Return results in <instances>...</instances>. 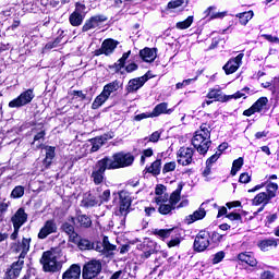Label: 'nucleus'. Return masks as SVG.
I'll return each instance as SVG.
<instances>
[{
  "label": "nucleus",
  "mask_w": 279,
  "mask_h": 279,
  "mask_svg": "<svg viewBox=\"0 0 279 279\" xmlns=\"http://www.w3.org/2000/svg\"><path fill=\"white\" fill-rule=\"evenodd\" d=\"M192 145L198 151V154H208V149H210V145L213 142L210 141V125L204 123L201 125L199 130H197L192 138Z\"/></svg>",
  "instance_id": "obj_1"
},
{
  "label": "nucleus",
  "mask_w": 279,
  "mask_h": 279,
  "mask_svg": "<svg viewBox=\"0 0 279 279\" xmlns=\"http://www.w3.org/2000/svg\"><path fill=\"white\" fill-rule=\"evenodd\" d=\"M111 169H123L124 167H130L134 163V155L130 153H118L110 157H105Z\"/></svg>",
  "instance_id": "obj_2"
},
{
  "label": "nucleus",
  "mask_w": 279,
  "mask_h": 279,
  "mask_svg": "<svg viewBox=\"0 0 279 279\" xmlns=\"http://www.w3.org/2000/svg\"><path fill=\"white\" fill-rule=\"evenodd\" d=\"M278 193V183H267L266 192L258 193L253 199V206H267Z\"/></svg>",
  "instance_id": "obj_3"
},
{
  "label": "nucleus",
  "mask_w": 279,
  "mask_h": 279,
  "mask_svg": "<svg viewBox=\"0 0 279 279\" xmlns=\"http://www.w3.org/2000/svg\"><path fill=\"white\" fill-rule=\"evenodd\" d=\"M107 169H112V168L106 160V157L96 162L90 174V180L94 182V184H97V185L101 184L104 180H106Z\"/></svg>",
  "instance_id": "obj_4"
},
{
  "label": "nucleus",
  "mask_w": 279,
  "mask_h": 279,
  "mask_svg": "<svg viewBox=\"0 0 279 279\" xmlns=\"http://www.w3.org/2000/svg\"><path fill=\"white\" fill-rule=\"evenodd\" d=\"M40 263L43 265V269L46 272L56 274V271H60V263L58 262V257L53 252L47 251L43 254Z\"/></svg>",
  "instance_id": "obj_5"
},
{
  "label": "nucleus",
  "mask_w": 279,
  "mask_h": 279,
  "mask_svg": "<svg viewBox=\"0 0 279 279\" xmlns=\"http://www.w3.org/2000/svg\"><path fill=\"white\" fill-rule=\"evenodd\" d=\"M99 274H101V262L97 259L89 260L83 266V279H95Z\"/></svg>",
  "instance_id": "obj_6"
},
{
  "label": "nucleus",
  "mask_w": 279,
  "mask_h": 279,
  "mask_svg": "<svg viewBox=\"0 0 279 279\" xmlns=\"http://www.w3.org/2000/svg\"><path fill=\"white\" fill-rule=\"evenodd\" d=\"M34 89H27L23 92L17 98H14L9 102V108H23L27 104H32L34 99Z\"/></svg>",
  "instance_id": "obj_7"
},
{
  "label": "nucleus",
  "mask_w": 279,
  "mask_h": 279,
  "mask_svg": "<svg viewBox=\"0 0 279 279\" xmlns=\"http://www.w3.org/2000/svg\"><path fill=\"white\" fill-rule=\"evenodd\" d=\"M151 77H156V75L151 74V72H147L144 76L130 80L126 86V93H136V90L143 88L145 82L151 80Z\"/></svg>",
  "instance_id": "obj_8"
},
{
  "label": "nucleus",
  "mask_w": 279,
  "mask_h": 279,
  "mask_svg": "<svg viewBox=\"0 0 279 279\" xmlns=\"http://www.w3.org/2000/svg\"><path fill=\"white\" fill-rule=\"evenodd\" d=\"M210 245V234L206 231H201L194 240L195 252H206Z\"/></svg>",
  "instance_id": "obj_9"
},
{
  "label": "nucleus",
  "mask_w": 279,
  "mask_h": 279,
  "mask_svg": "<svg viewBox=\"0 0 279 279\" xmlns=\"http://www.w3.org/2000/svg\"><path fill=\"white\" fill-rule=\"evenodd\" d=\"M119 47V41L114 39H105L101 44V47L95 51L96 56H111L114 53V49Z\"/></svg>",
  "instance_id": "obj_10"
},
{
  "label": "nucleus",
  "mask_w": 279,
  "mask_h": 279,
  "mask_svg": "<svg viewBox=\"0 0 279 279\" xmlns=\"http://www.w3.org/2000/svg\"><path fill=\"white\" fill-rule=\"evenodd\" d=\"M93 250L100 252V254H106V256H112V253L117 250V245L111 244L108 236H104L102 242L94 244Z\"/></svg>",
  "instance_id": "obj_11"
},
{
  "label": "nucleus",
  "mask_w": 279,
  "mask_h": 279,
  "mask_svg": "<svg viewBox=\"0 0 279 279\" xmlns=\"http://www.w3.org/2000/svg\"><path fill=\"white\" fill-rule=\"evenodd\" d=\"M193 154H195V150L191 147H181L178 151V162L179 165H182L183 167H187V165H191L193 162Z\"/></svg>",
  "instance_id": "obj_12"
},
{
  "label": "nucleus",
  "mask_w": 279,
  "mask_h": 279,
  "mask_svg": "<svg viewBox=\"0 0 279 279\" xmlns=\"http://www.w3.org/2000/svg\"><path fill=\"white\" fill-rule=\"evenodd\" d=\"M33 132L35 135L32 145L35 147V149H41V147H45L43 143H45V136H47L45 126L43 124H38L33 129Z\"/></svg>",
  "instance_id": "obj_13"
},
{
  "label": "nucleus",
  "mask_w": 279,
  "mask_h": 279,
  "mask_svg": "<svg viewBox=\"0 0 279 279\" xmlns=\"http://www.w3.org/2000/svg\"><path fill=\"white\" fill-rule=\"evenodd\" d=\"M130 206H132V198L120 195V206L116 210V215L117 217H122V221H125V217L130 214Z\"/></svg>",
  "instance_id": "obj_14"
},
{
  "label": "nucleus",
  "mask_w": 279,
  "mask_h": 279,
  "mask_svg": "<svg viewBox=\"0 0 279 279\" xmlns=\"http://www.w3.org/2000/svg\"><path fill=\"white\" fill-rule=\"evenodd\" d=\"M140 58L143 62L151 64V62L158 58V48L145 47L144 49L140 50Z\"/></svg>",
  "instance_id": "obj_15"
},
{
  "label": "nucleus",
  "mask_w": 279,
  "mask_h": 279,
  "mask_svg": "<svg viewBox=\"0 0 279 279\" xmlns=\"http://www.w3.org/2000/svg\"><path fill=\"white\" fill-rule=\"evenodd\" d=\"M56 232H58V225L56 223V220H48L40 229L38 239H47L49 234H56Z\"/></svg>",
  "instance_id": "obj_16"
},
{
  "label": "nucleus",
  "mask_w": 279,
  "mask_h": 279,
  "mask_svg": "<svg viewBox=\"0 0 279 279\" xmlns=\"http://www.w3.org/2000/svg\"><path fill=\"white\" fill-rule=\"evenodd\" d=\"M11 222L13 223V228H23L27 223V213H25V209L19 208L11 217Z\"/></svg>",
  "instance_id": "obj_17"
},
{
  "label": "nucleus",
  "mask_w": 279,
  "mask_h": 279,
  "mask_svg": "<svg viewBox=\"0 0 279 279\" xmlns=\"http://www.w3.org/2000/svg\"><path fill=\"white\" fill-rule=\"evenodd\" d=\"M105 21H108V17H106L104 15L92 16L83 25L82 32H89V29H95V27H99V24L105 23Z\"/></svg>",
  "instance_id": "obj_18"
},
{
  "label": "nucleus",
  "mask_w": 279,
  "mask_h": 279,
  "mask_svg": "<svg viewBox=\"0 0 279 279\" xmlns=\"http://www.w3.org/2000/svg\"><path fill=\"white\" fill-rule=\"evenodd\" d=\"M41 149L45 151V158L43 160L44 169H49L56 158V147L53 146H43Z\"/></svg>",
  "instance_id": "obj_19"
},
{
  "label": "nucleus",
  "mask_w": 279,
  "mask_h": 279,
  "mask_svg": "<svg viewBox=\"0 0 279 279\" xmlns=\"http://www.w3.org/2000/svg\"><path fill=\"white\" fill-rule=\"evenodd\" d=\"M245 54L239 53L235 58L230 59L223 66V71H239L243 64V57Z\"/></svg>",
  "instance_id": "obj_20"
},
{
  "label": "nucleus",
  "mask_w": 279,
  "mask_h": 279,
  "mask_svg": "<svg viewBox=\"0 0 279 279\" xmlns=\"http://www.w3.org/2000/svg\"><path fill=\"white\" fill-rule=\"evenodd\" d=\"M70 221L74 226H78V228H90L93 226V220L86 215H78L76 218L72 217Z\"/></svg>",
  "instance_id": "obj_21"
},
{
  "label": "nucleus",
  "mask_w": 279,
  "mask_h": 279,
  "mask_svg": "<svg viewBox=\"0 0 279 279\" xmlns=\"http://www.w3.org/2000/svg\"><path fill=\"white\" fill-rule=\"evenodd\" d=\"M31 243L32 238H23L22 241L17 243L15 252L20 253V258H25V256H27Z\"/></svg>",
  "instance_id": "obj_22"
},
{
  "label": "nucleus",
  "mask_w": 279,
  "mask_h": 279,
  "mask_svg": "<svg viewBox=\"0 0 279 279\" xmlns=\"http://www.w3.org/2000/svg\"><path fill=\"white\" fill-rule=\"evenodd\" d=\"M80 276H82V267H80L77 264H74L70 266L65 272H63L62 279H80Z\"/></svg>",
  "instance_id": "obj_23"
},
{
  "label": "nucleus",
  "mask_w": 279,
  "mask_h": 279,
  "mask_svg": "<svg viewBox=\"0 0 279 279\" xmlns=\"http://www.w3.org/2000/svg\"><path fill=\"white\" fill-rule=\"evenodd\" d=\"M24 262L19 259L16 263H13L11 269L7 272V279H15L21 276V270L23 269Z\"/></svg>",
  "instance_id": "obj_24"
},
{
  "label": "nucleus",
  "mask_w": 279,
  "mask_h": 279,
  "mask_svg": "<svg viewBox=\"0 0 279 279\" xmlns=\"http://www.w3.org/2000/svg\"><path fill=\"white\" fill-rule=\"evenodd\" d=\"M238 258L239 260H241V263H245L246 265H250V267H256V265H258V260H256V257L252 252L240 253L238 255Z\"/></svg>",
  "instance_id": "obj_25"
},
{
  "label": "nucleus",
  "mask_w": 279,
  "mask_h": 279,
  "mask_svg": "<svg viewBox=\"0 0 279 279\" xmlns=\"http://www.w3.org/2000/svg\"><path fill=\"white\" fill-rule=\"evenodd\" d=\"M173 112V109H168L167 102H161L157 105L153 112L149 113L150 119H154V117H160V114H171Z\"/></svg>",
  "instance_id": "obj_26"
},
{
  "label": "nucleus",
  "mask_w": 279,
  "mask_h": 279,
  "mask_svg": "<svg viewBox=\"0 0 279 279\" xmlns=\"http://www.w3.org/2000/svg\"><path fill=\"white\" fill-rule=\"evenodd\" d=\"M258 247L262 252H269L270 247H278V241L276 239H266L258 242Z\"/></svg>",
  "instance_id": "obj_27"
},
{
  "label": "nucleus",
  "mask_w": 279,
  "mask_h": 279,
  "mask_svg": "<svg viewBox=\"0 0 279 279\" xmlns=\"http://www.w3.org/2000/svg\"><path fill=\"white\" fill-rule=\"evenodd\" d=\"M207 99H214L215 101H228L227 96L221 94V89L211 88L207 94Z\"/></svg>",
  "instance_id": "obj_28"
},
{
  "label": "nucleus",
  "mask_w": 279,
  "mask_h": 279,
  "mask_svg": "<svg viewBox=\"0 0 279 279\" xmlns=\"http://www.w3.org/2000/svg\"><path fill=\"white\" fill-rule=\"evenodd\" d=\"M121 86V83L119 81H113L107 85L104 86L102 93L110 98L112 93H117Z\"/></svg>",
  "instance_id": "obj_29"
},
{
  "label": "nucleus",
  "mask_w": 279,
  "mask_h": 279,
  "mask_svg": "<svg viewBox=\"0 0 279 279\" xmlns=\"http://www.w3.org/2000/svg\"><path fill=\"white\" fill-rule=\"evenodd\" d=\"M182 189H184V183H179L174 192L171 193L169 203L175 208L178 202H180V195H182Z\"/></svg>",
  "instance_id": "obj_30"
},
{
  "label": "nucleus",
  "mask_w": 279,
  "mask_h": 279,
  "mask_svg": "<svg viewBox=\"0 0 279 279\" xmlns=\"http://www.w3.org/2000/svg\"><path fill=\"white\" fill-rule=\"evenodd\" d=\"M70 25L73 27H80L84 23V15L77 11H74L69 17Z\"/></svg>",
  "instance_id": "obj_31"
},
{
  "label": "nucleus",
  "mask_w": 279,
  "mask_h": 279,
  "mask_svg": "<svg viewBox=\"0 0 279 279\" xmlns=\"http://www.w3.org/2000/svg\"><path fill=\"white\" fill-rule=\"evenodd\" d=\"M63 231L65 234L70 236V241L76 242L77 241V233L75 232V227L69 222H64L62 226Z\"/></svg>",
  "instance_id": "obj_32"
},
{
  "label": "nucleus",
  "mask_w": 279,
  "mask_h": 279,
  "mask_svg": "<svg viewBox=\"0 0 279 279\" xmlns=\"http://www.w3.org/2000/svg\"><path fill=\"white\" fill-rule=\"evenodd\" d=\"M161 169H162V160L157 159L148 168H146V171L148 173H151L153 175H160Z\"/></svg>",
  "instance_id": "obj_33"
},
{
  "label": "nucleus",
  "mask_w": 279,
  "mask_h": 279,
  "mask_svg": "<svg viewBox=\"0 0 279 279\" xmlns=\"http://www.w3.org/2000/svg\"><path fill=\"white\" fill-rule=\"evenodd\" d=\"M108 99H110L104 92L100 93V95H98L93 105L92 108L93 110H97L98 108H101V106H104V104H106V101H108Z\"/></svg>",
  "instance_id": "obj_34"
},
{
  "label": "nucleus",
  "mask_w": 279,
  "mask_h": 279,
  "mask_svg": "<svg viewBox=\"0 0 279 279\" xmlns=\"http://www.w3.org/2000/svg\"><path fill=\"white\" fill-rule=\"evenodd\" d=\"M206 217V209L199 207L193 215L187 217L189 223H193L194 221H199V219H204Z\"/></svg>",
  "instance_id": "obj_35"
},
{
  "label": "nucleus",
  "mask_w": 279,
  "mask_h": 279,
  "mask_svg": "<svg viewBox=\"0 0 279 279\" xmlns=\"http://www.w3.org/2000/svg\"><path fill=\"white\" fill-rule=\"evenodd\" d=\"M72 243H75L81 250H93V247H95L94 243L89 240L81 239L80 235H77V241Z\"/></svg>",
  "instance_id": "obj_36"
},
{
  "label": "nucleus",
  "mask_w": 279,
  "mask_h": 279,
  "mask_svg": "<svg viewBox=\"0 0 279 279\" xmlns=\"http://www.w3.org/2000/svg\"><path fill=\"white\" fill-rule=\"evenodd\" d=\"M235 16L240 19L241 25H246L250 23V21H252V19H254V11L238 13Z\"/></svg>",
  "instance_id": "obj_37"
},
{
  "label": "nucleus",
  "mask_w": 279,
  "mask_h": 279,
  "mask_svg": "<svg viewBox=\"0 0 279 279\" xmlns=\"http://www.w3.org/2000/svg\"><path fill=\"white\" fill-rule=\"evenodd\" d=\"M90 143H92L90 151L92 153L99 151V149H101V147L104 146V143H106V138L95 137L90 140Z\"/></svg>",
  "instance_id": "obj_38"
},
{
  "label": "nucleus",
  "mask_w": 279,
  "mask_h": 279,
  "mask_svg": "<svg viewBox=\"0 0 279 279\" xmlns=\"http://www.w3.org/2000/svg\"><path fill=\"white\" fill-rule=\"evenodd\" d=\"M246 93H250V87H244L243 89L236 92L233 95H228L227 96V101H230V99H241L243 97V99H246Z\"/></svg>",
  "instance_id": "obj_39"
},
{
  "label": "nucleus",
  "mask_w": 279,
  "mask_h": 279,
  "mask_svg": "<svg viewBox=\"0 0 279 279\" xmlns=\"http://www.w3.org/2000/svg\"><path fill=\"white\" fill-rule=\"evenodd\" d=\"M269 100L267 97H260L259 99L256 100V102L253 104V108L255 109L256 112H262V110L267 106Z\"/></svg>",
  "instance_id": "obj_40"
},
{
  "label": "nucleus",
  "mask_w": 279,
  "mask_h": 279,
  "mask_svg": "<svg viewBox=\"0 0 279 279\" xmlns=\"http://www.w3.org/2000/svg\"><path fill=\"white\" fill-rule=\"evenodd\" d=\"M193 21L194 17L193 15L187 16L186 20L182 21V22H178L175 24L177 29H189V27H191V25H193Z\"/></svg>",
  "instance_id": "obj_41"
},
{
  "label": "nucleus",
  "mask_w": 279,
  "mask_h": 279,
  "mask_svg": "<svg viewBox=\"0 0 279 279\" xmlns=\"http://www.w3.org/2000/svg\"><path fill=\"white\" fill-rule=\"evenodd\" d=\"M82 204L83 206H85V208H93L94 206L100 205L99 201L95 196H90V195L84 198Z\"/></svg>",
  "instance_id": "obj_42"
},
{
  "label": "nucleus",
  "mask_w": 279,
  "mask_h": 279,
  "mask_svg": "<svg viewBox=\"0 0 279 279\" xmlns=\"http://www.w3.org/2000/svg\"><path fill=\"white\" fill-rule=\"evenodd\" d=\"M243 167V157H239L238 159L233 160L232 168H231V175H236L241 168Z\"/></svg>",
  "instance_id": "obj_43"
},
{
  "label": "nucleus",
  "mask_w": 279,
  "mask_h": 279,
  "mask_svg": "<svg viewBox=\"0 0 279 279\" xmlns=\"http://www.w3.org/2000/svg\"><path fill=\"white\" fill-rule=\"evenodd\" d=\"M171 232H173V229H155L154 234L156 236H159V239H169L171 236Z\"/></svg>",
  "instance_id": "obj_44"
},
{
  "label": "nucleus",
  "mask_w": 279,
  "mask_h": 279,
  "mask_svg": "<svg viewBox=\"0 0 279 279\" xmlns=\"http://www.w3.org/2000/svg\"><path fill=\"white\" fill-rule=\"evenodd\" d=\"M171 210H175V207L173 205L167 204V203H162L161 205H159L158 211L160 213V215H170Z\"/></svg>",
  "instance_id": "obj_45"
},
{
  "label": "nucleus",
  "mask_w": 279,
  "mask_h": 279,
  "mask_svg": "<svg viewBox=\"0 0 279 279\" xmlns=\"http://www.w3.org/2000/svg\"><path fill=\"white\" fill-rule=\"evenodd\" d=\"M23 195H25V187H23L22 185H17L13 189V191L11 192V197L13 199H19L21 197H23Z\"/></svg>",
  "instance_id": "obj_46"
},
{
  "label": "nucleus",
  "mask_w": 279,
  "mask_h": 279,
  "mask_svg": "<svg viewBox=\"0 0 279 279\" xmlns=\"http://www.w3.org/2000/svg\"><path fill=\"white\" fill-rule=\"evenodd\" d=\"M130 53H132V51L130 50L128 52H124L122 54V58L117 61L116 68L118 71L123 69V66H125V61L128 60V58H130Z\"/></svg>",
  "instance_id": "obj_47"
},
{
  "label": "nucleus",
  "mask_w": 279,
  "mask_h": 279,
  "mask_svg": "<svg viewBox=\"0 0 279 279\" xmlns=\"http://www.w3.org/2000/svg\"><path fill=\"white\" fill-rule=\"evenodd\" d=\"M213 10H215V7H209L205 11L206 16H209L210 20H213V19H223V16H226V13H211Z\"/></svg>",
  "instance_id": "obj_48"
},
{
  "label": "nucleus",
  "mask_w": 279,
  "mask_h": 279,
  "mask_svg": "<svg viewBox=\"0 0 279 279\" xmlns=\"http://www.w3.org/2000/svg\"><path fill=\"white\" fill-rule=\"evenodd\" d=\"M161 134L162 133L160 131H155L149 137H145L144 141H147V143H158Z\"/></svg>",
  "instance_id": "obj_49"
},
{
  "label": "nucleus",
  "mask_w": 279,
  "mask_h": 279,
  "mask_svg": "<svg viewBox=\"0 0 279 279\" xmlns=\"http://www.w3.org/2000/svg\"><path fill=\"white\" fill-rule=\"evenodd\" d=\"M60 43H62V38H60V37H57L53 41H49L45 46L46 51H49L51 49H56V47H58V45H60Z\"/></svg>",
  "instance_id": "obj_50"
},
{
  "label": "nucleus",
  "mask_w": 279,
  "mask_h": 279,
  "mask_svg": "<svg viewBox=\"0 0 279 279\" xmlns=\"http://www.w3.org/2000/svg\"><path fill=\"white\" fill-rule=\"evenodd\" d=\"M175 161H170L165 163L163 168H162V173H171V171H175Z\"/></svg>",
  "instance_id": "obj_51"
},
{
  "label": "nucleus",
  "mask_w": 279,
  "mask_h": 279,
  "mask_svg": "<svg viewBox=\"0 0 279 279\" xmlns=\"http://www.w3.org/2000/svg\"><path fill=\"white\" fill-rule=\"evenodd\" d=\"M99 204H104L106 202H110V190H105L98 197Z\"/></svg>",
  "instance_id": "obj_52"
},
{
  "label": "nucleus",
  "mask_w": 279,
  "mask_h": 279,
  "mask_svg": "<svg viewBox=\"0 0 279 279\" xmlns=\"http://www.w3.org/2000/svg\"><path fill=\"white\" fill-rule=\"evenodd\" d=\"M155 197V203L160 206L161 204H167L169 202V194H161V195H156Z\"/></svg>",
  "instance_id": "obj_53"
},
{
  "label": "nucleus",
  "mask_w": 279,
  "mask_h": 279,
  "mask_svg": "<svg viewBox=\"0 0 279 279\" xmlns=\"http://www.w3.org/2000/svg\"><path fill=\"white\" fill-rule=\"evenodd\" d=\"M151 156H154V149L151 148L144 149L141 156L142 165H145V158H151Z\"/></svg>",
  "instance_id": "obj_54"
},
{
  "label": "nucleus",
  "mask_w": 279,
  "mask_h": 279,
  "mask_svg": "<svg viewBox=\"0 0 279 279\" xmlns=\"http://www.w3.org/2000/svg\"><path fill=\"white\" fill-rule=\"evenodd\" d=\"M226 258V253L223 251H220L214 255L213 264L218 265V263H221Z\"/></svg>",
  "instance_id": "obj_55"
},
{
  "label": "nucleus",
  "mask_w": 279,
  "mask_h": 279,
  "mask_svg": "<svg viewBox=\"0 0 279 279\" xmlns=\"http://www.w3.org/2000/svg\"><path fill=\"white\" fill-rule=\"evenodd\" d=\"M184 3V0H172L168 3V8L170 10H175V8H180Z\"/></svg>",
  "instance_id": "obj_56"
},
{
  "label": "nucleus",
  "mask_w": 279,
  "mask_h": 279,
  "mask_svg": "<svg viewBox=\"0 0 279 279\" xmlns=\"http://www.w3.org/2000/svg\"><path fill=\"white\" fill-rule=\"evenodd\" d=\"M251 180H252V177H250L248 173L244 172L240 174L239 182H241L242 184H247L251 182Z\"/></svg>",
  "instance_id": "obj_57"
},
{
  "label": "nucleus",
  "mask_w": 279,
  "mask_h": 279,
  "mask_svg": "<svg viewBox=\"0 0 279 279\" xmlns=\"http://www.w3.org/2000/svg\"><path fill=\"white\" fill-rule=\"evenodd\" d=\"M220 156H221V153H216L215 155H213L207 159L206 165H209L211 167L213 165H215L216 160H219Z\"/></svg>",
  "instance_id": "obj_58"
},
{
  "label": "nucleus",
  "mask_w": 279,
  "mask_h": 279,
  "mask_svg": "<svg viewBox=\"0 0 279 279\" xmlns=\"http://www.w3.org/2000/svg\"><path fill=\"white\" fill-rule=\"evenodd\" d=\"M167 194V187L162 184H159L155 189V195H166Z\"/></svg>",
  "instance_id": "obj_59"
},
{
  "label": "nucleus",
  "mask_w": 279,
  "mask_h": 279,
  "mask_svg": "<svg viewBox=\"0 0 279 279\" xmlns=\"http://www.w3.org/2000/svg\"><path fill=\"white\" fill-rule=\"evenodd\" d=\"M226 217L230 221H241V219H242L241 214H236V213L228 214Z\"/></svg>",
  "instance_id": "obj_60"
},
{
  "label": "nucleus",
  "mask_w": 279,
  "mask_h": 279,
  "mask_svg": "<svg viewBox=\"0 0 279 279\" xmlns=\"http://www.w3.org/2000/svg\"><path fill=\"white\" fill-rule=\"evenodd\" d=\"M271 183L270 181H266L265 183H260L255 185L253 189L248 190V193H256V191H260V189H265L267 184Z\"/></svg>",
  "instance_id": "obj_61"
},
{
  "label": "nucleus",
  "mask_w": 279,
  "mask_h": 279,
  "mask_svg": "<svg viewBox=\"0 0 279 279\" xmlns=\"http://www.w3.org/2000/svg\"><path fill=\"white\" fill-rule=\"evenodd\" d=\"M275 276L276 275L271 270H265L260 274V279H274Z\"/></svg>",
  "instance_id": "obj_62"
},
{
  "label": "nucleus",
  "mask_w": 279,
  "mask_h": 279,
  "mask_svg": "<svg viewBox=\"0 0 279 279\" xmlns=\"http://www.w3.org/2000/svg\"><path fill=\"white\" fill-rule=\"evenodd\" d=\"M278 219V214H270L266 217L267 226H271Z\"/></svg>",
  "instance_id": "obj_63"
},
{
  "label": "nucleus",
  "mask_w": 279,
  "mask_h": 279,
  "mask_svg": "<svg viewBox=\"0 0 279 279\" xmlns=\"http://www.w3.org/2000/svg\"><path fill=\"white\" fill-rule=\"evenodd\" d=\"M180 245V238L172 239L168 242V247H177Z\"/></svg>",
  "instance_id": "obj_64"
}]
</instances>
